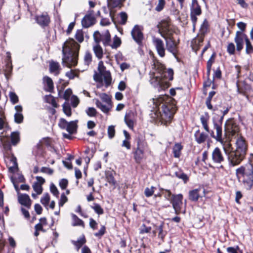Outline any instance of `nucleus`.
Wrapping results in <instances>:
<instances>
[{
	"label": "nucleus",
	"mask_w": 253,
	"mask_h": 253,
	"mask_svg": "<svg viewBox=\"0 0 253 253\" xmlns=\"http://www.w3.org/2000/svg\"><path fill=\"white\" fill-rule=\"evenodd\" d=\"M101 41L105 46L110 45L111 35L108 30H107L105 33L102 35Z\"/></svg>",
	"instance_id": "ea45409f"
},
{
	"label": "nucleus",
	"mask_w": 253,
	"mask_h": 253,
	"mask_svg": "<svg viewBox=\"0 0 253 253\" xmlns=\"http://www.w3.org/2000/svg\"><path fill=\"white\" fill-rule=\"evenodd\" d=\"M183 195L181 194L173 195L170 200L176 214H179L181 212L183 205Z\"/></svg>",
	"instance_id": "9b49d317"
},
{
	"label": "nucleus",
	"mask_w": 253,
	"mask_h": 253,
	"mask_svg": "<svg viewBox=\"0 0 253 253\" xmlns=\"http://www.w3.org/2000/svg\"><path fill=\"white\" fill-rule=\"evenodd\" d=\"M150 56L152 59L151 66L154 71L150 73V83L152 85H157L161 80L171 81L173 79V70L169 68L167 69L165 65L151 51Z\"/></svg>",
	"instance_id": "f257e3e1"
},
{
	"label": "nucleus",
	"mask_w": 253,
	"mask_h": 253,
	"mask_svg": "<svg viewBox=\"0 0 253 253\" xmlns=\"http://www.w3.org/2000/svg\"><path fill=\"white\" fill-rule=\"evenodd\" d=\"M103 76L105 86L106 87H108L111 84L112 82V77L111 73L109 71H107V72H105V74L103 75Z\"/></svg>",
	"instance_id": "09e8293b"
},
{
	"label": "nucleus",
	"mask_w": 253,
	"mask_h": 253,
	"mask_svg": "<svg viewBox=\"0 0 253 253\" xmlns=\"http://www.w3.org/2000/svg\"><path fill=\"white\" fill-rule=\"evenodd\" d=\"M85 113L90 117H95L97 115V111L93 107H88L85 110Z\"/></svg>",
	"instance_id": "338daca9"
},
{
	"label": "nucleus",
	"mask_w": 253,
	"mask_h": 253,
	"mask_svg": "<svg viewBox=\"0 0 253 253\" xmlns=\"http://www.w3.org/2000/svg\"><path fill=\"white\" fill-rule=\"evenodd\" d=\"M215 93L216 92L214 91H211L209 92L208 97L206 100V104L209 110H213V111H218L220 110L217 107L213 108L211 103L212 98Z\"/></svg>",
	"instance_id": "7c9ffc66"
},
{
	"label": "nucleus",
	"mask_w": 253,
	"mask_h": 253,
	"mask_svg": "<svg viewBox=\"0 0 253 253\" xmlns=\"http://www.w3.org/2000/svg\"><path fill=\"white\" fill-rule=\"evenodd\" d=\"M142 31V28L140 26L135 25L131 32L133 39L138 44H141L143 40L144 36Z\"/></svg>",
	"instance_id": "f3484780"
},
{
	"label": "nucleus",
	"mask_w": 253,
	"mask_h": 253,
	"mask_svg": "<svg viewBox=\"0 0 253 253\" xmlns=\"http://www.w3.org/2000/svg\"><path fill=\"white\" fill-rule=\"evenodd\" d=\"M63 111L68 117L72 115L71 108L69 104L64 103L63 105Z\"/></svg>",
	"instance_id": "e2e57ef3"
},
{
	"label": "nucleus",
	"mask_w": 253,
	"mask_h": 253,
	"mask_svg": "<svg viewBox=\"0 0 253 253\" xmlns=\"http://www.w3.org/2000/svg\"><path fill=\"white\" fill-rule=\"evenodd\" d=\"M215 81L214 79L211 80L210 78H207V80L203 83L204 93L206 94L207 93V87H209L211 85L213 82Z\"/></svg>",
	"instance_id": "052dcab7"
},
{
	"label": "nucleus",
	"mask_w": 253,
	"mask_h": 253,
	"mask_svg": "<svg viewBox=\"0 0 253 253\" xmlns=\"http://www.w3.org/2000/svg\"><path fill=\"white\" fill-rule=\"evenodd\" d=\"M145 150L144 148L132 147L131 153L136 164H140L142 162L144 158Z\"/></svg>",
	"instance_id": "aec40b11"
},
{
	"label": "nucleus",
	"mask_w": 253,
	"mask_h": 253,
	"mask_svg": "<svg viewBox=\"0 0 253 253\" xmlns=\"http://www.w3.org/2000/svg\"><path fill=\"white\" fill-rule=\"evenodd\" d=\"M91 62L92 54L89 51H86L84 56V64L88 66Z\"/></svg>",
	"instance_id": "6e6d98bb"
},
{
	"label": "nucleus",
	"mask_w": 253,
	"mask_h": 253,
	"mask_svg": "<svg viewBox=\"0 0 253 253\" xmlns=\"http://www.w3.org/2000/svg\"><path fill=\"white\" fill-rule=\"evenodd\" d=\"M236 86L238 92L247 97L249 95L248 93L252 90L251 85L247 83L245 81L240 84L239 81L238 80L236 82Z\"/></svg>",
	"instance_id": "412c9836"
},
{
	"label": "nucleus",
	"mask_w": 253,
	"mask_h": 253,
	"mask_svg": "<svg viewBox=\"0 0 253 253\" xmlns=\"http://www.w3.org/2000/svg\"><path fill=\"white\" fill-rule=\"evenodd\" d=\"M152 42L159 56L164 57L166 55V49L163 40L154 37L153 38Z\"/></svg>",
	"instance_id": "dca6fc26"
},
{
	"label": "nucleus",
	"mask_w": 253,
	"mask_h": 253,
	"mask_svg": "<svg viewBox=\"0 0 253 253\" xmlns=\"http://www.w3.org/2000/svg\"><path fill=\"white\" fill-rule=\"evenodd\" d=\"M104 174L106 181L115 189L117 186V181L115 178L116 175V171L113 169L105 170Z\"/></svg>",
	"instance_id": "6ab92c4d"
},
{
	"label": "nucleus",
	"mask_w": 253,
	"mask_h": 253,
	"mask_svg": "<svg viewBox=\"0 0 253 253\" xmlns=\"http://www.w3.org/2000/svg\"><path fill=\"white\" fill-rule=\"evenodd\" d=\"M171 22L169 18L162 20L158 25L159 32L162 37L171 33H176L175 29L170 27Z\"/></svg>",
	"instance_id": "9d476101"
},
{
	"label": "nucleus",
	"mask_w": 253,
	"mask_h": 253,
	"mask_svg": "<svg viewBox=\"0 0 253 253\" xmlns=\"http://www.w3.org/2000/svg\"><path fill=\"white\" fill-rule=\"evenodd\" d=\"M176 33H171L162 37L165 40L167 49L169 52L172 53L175 57H177L178 53V45L180 40L178 38L176 40L174 37Z\"/></svg>",
	"instance_id": "423d86ee"
},
{
	"label": "nucleus",
	"mask_w": 253,
	"mask_h": 253,
	"mask_svg": "<svg viewBox=\"0 0 253 253\" xmlns=\"http://www.w3.org/2000/svg\"><path fill=\"white\" fill-rule=\"evenodd\" d=\"M9 96L10 98V102L12 104H15L19 102V98L15 92L13 91H10L9 93Z\"/></svg>",
	"instance_id": "13d9d810"
},
{
	"label": "nucleus",
	"mask_w": 253,
	"mask_h": 253,
	"mask_svg": "<svg viewBox=\"0 0 253 253\" xmlns=\"http://www.w3.org/2000/svg\"><path fill=\"white\" fill-rule=\"evenodd\" d=\"M201 188H197L190 190L188 193V199L191 202H196L198 201L200 197H201L200 194V191Z\"/></svg>",
	"instance_id": "cd10ccee"
},
{
	"label": "nucleus",
	"mask_w": 253,
	"mask_h": 253,
	"mask_svg": "<svg viewBox=\"0 0 253 253\" xmlns=\"http://www.w3.org/2000/svg\"><path fill=\"white\" fill-rule=\"evenodd\" d=\"M72 218L73 220L72 226H81L83 228L85 227V224L83 220L79 218L77 215L75 214H72Z\"/></svg>",
	"instance_id": "58836bf2"
},
{
	"label": "nucleus",
	"mask_w": 253,
	"mask_h": 253,
	"mask_svg": "<svg viewBox=\"0 0 253 253\" xmlns=\"http://www.w3.org/2000/svg\"><path fill=\"white\" fill-rule=\"evenodd\" d=\"M152 228L148 226L145 224H142L139 228V233L141 234H148L151 232Z\"/></svg>",
	"instance_id": "3c124183"
},
{
	"label": "nucleus",
	"mask_w": 253,
	"mask_h": 253,
	"mask_svg": "<svg viewBox=\"0 0 253 253\" xmlns=\"http://www.w3.org/2000/svg\"><path fill=\"white\" fill-rule=\"evenodd\" d=\"M132 147L146 149L148 144L146 141L145 136L141 133L136 134L134 138Z\"/></svg>",
	"instance_id": "a211bd4d"
},
{
	"label": "nucleus",
	"mask_w": 253,
	"mask_h": 253,
	"mask_svg": "<svg viewBox=\"0 0 253 253\" xmlns=\"http://www.w3.org/2000/svg\"><path fill=\"white\" fill-rule=\"evenodd\" d=\"M126 0H108V5L111 8H121Z\"/></svg>",
	"instance_id": "f704fd0d"
},
{
	"label": "nucleus",
	"mask_w": 253,
	"mask_h": 253,
	"mask_svg": "<svg viewBox=\"0 0 253 253\" xmlns=\"http://www.w3.org/2000/svg\"><path fill=\"white\" fill-rule=\"evenodd\" d=\"M190 19L194 30L198 20L197 16H200L202 13L201 6L197 0H192L191 4L190 6Z\"/></svg>",
	"instance_id": "0eeeda50"
},
{
	"label": "nucleus",
	"mask_w": 253,
	"mask_h": 253,
	"mask_svg": "<svg viewBox=\"0 0 253 253\" xmlns=\"http://www.w3.org/2000/svg\"><path fill=\"white\" fill-rule=\"evenodd\" d=\"M91 208L98 215H101L104 213L103 209L98 204L94 203L93 206H91Z\"/></svg>",
	"instance_id": "864d4df0"
},
{
	"label": "nucleus",
	"mask_w": 253,
	"mask_h": 253,
	"mask_svg": "<svg viewBox=\"0 0 253 253\" xmlns=\"http://www.w3.org/2000/svg\"><path fill=\"white\" fill-rule=\"evenodd\" d=\"M224 130L226 134L233 136L239 132L240 127L235 121L228 120L225 124Z\"/></svg>",
	"instance_id": "f8f14e48"
},
{
	"label": "nucleus",
	"mask_w": 253,
	"mask_h": 253,
	"mask_svg": "<svg viewBox=\"0 0 253 253\" xmlns=\"http://www.w3.org/2000/svg\"><path fill=\"white\" fill-rule=\"evenodd\" d=\"M93 10L90 11L89 14H86L82 20V25L84 28H88L95 24L96 19L92 15Z\"/></svg>",
	"instance_id": "5701e85b"
},
{
	"label": "nucleus",
	"mask_w": 253,
	"mask_h": 253,
	"mask_svg": "<svg viewBox=\"0 0 253 253\" xmlns=\"http://www.w3.org/2000/svg\"><path fill=\"white\" fill-rule=\"evenodd\" d=\"M211 159L215 164H221L225 161V158L222 151L218 147H215L211 153Z\"/></svg>",
	"instance_id": "4be33fe9"
},
{
	"label": "nucleus",
	"mask_w": 253,
	"mask_h": 253,
	"mask_svg": "<svg viewBox=\"0 0 253 253\" xmlns=\"http://www.w3.org/2000/svg\"><path fill=\"white\" fill-rule=\"evenodd\" d=\"M50 196L48 193H46L43 195V196L41 199V203L44 206L48 205L50 201Z\"/></svg>",
	"instance_id": "0e129e2a"
},
{
	"label": "nucleus",
	"mask_w": 253,
	"mask_h": 253,
	"mask_svg": "<svg viewBox=\"0 0 253 253\" xmlns=\"http://www.w3.org/2000/svg\"><path fill=\"white\" fill-rule=\"evenodd\" d=\"M246 42V53L247 54H251L253 53V46L249 39H247Z\"/></svg>",
	"instance_id": "4d7b16f0"
},
{
	"label": "nucleus",
	"mask_w": 253,
	"mask_h": 253,
	"mask_svg": "<svg viewBox=\"0 0 253 253\" xmlns=\"http://www.w3.org/2000/svg\"><path fill=\"white\" fill-rule=\"evenodd\" d=\"M6 117L4 114V112L2 110L1 108L0 109V130H2L4 125H7V123L6 122Z\"/></svg>",
	"instance_id": "49530a36"
},
{
	"label": "nucleus",
	"mask_w": 253,
	"mask_h": 253,
	"mask_svg": "<svg viewBox=\"0 0 253 253\" xmlns=\"http://www.w3.org/2000/svg\"><path fill=\"white\" fill-rule=\"evenodd\" d=\"M18 200L21 205L25 207L28 209H31L32 202L28 194H21L19 195L18 197Z\"/></svg>",
	"instance_id": "393cba45"
},
{
	"label": "nucleus",
	"mask_w": 253,
	"mask_h": 253,
	"mask_svg": "<svg viewBox=\"0 0 253 253\" xmlns=\"http://www.w3.org/2000/svg\"><path fill=\"white\" fill-rule=\"evenodd\" d=\"M80 47V44L71 38L67 39L63 44L62 62L68 67L71 68L77 65Z\"/></svg>",
	"instance_id": "f03ea898"
},
{
	"label": "nucleus",
	"mask_w": 253,
	"mask_h": 253,
	"mask_svg": "<svg viewBox=\"0 0 253 253\" xmlns=\"http://www.w3.org/2000/svg\"><path fill=\"white\" fill-rule=\"evenodd\" d=\"M77 122V121H73L69 122L66 130L70 134H73L77 132L78 128Z\"/></svg>",
	"instance_id": "72a5a7b5"
},
{
	"label": "nucleus",
	"mask_w": 253,
	"mask_h": 253,
	"mask_svg": "<svg viewBox=\"0 0 253 253\" xmlns=\"http://www.w3.org/2000/svg\"><path fill=\"white\" fill-rule=\"evenodd\" d=\"M194 136L195 140L199 144L204 143L207 140L209 139L208 134L201 131L200 129H198L195 132Z\"/></svg>",
	"instance_id": "b1692460"
},
{
	"label": "nucleus",
	"mask_w": 253,
	"mask_h": 253,
	"mask_svg": "<svg viewBox=\"0 0 253 253\" xmlns=\"http://www.w3.org/2000/svg\"><path fill=\"white\" fill-rule=\"evenodd\" d=\"M13 66L12 63H5L4 69H3L4 74L7 79H8L12 72Z\"/></svg>",
	"instance_id": "37998d69"
},
{
	"label": "nucleus",
	"mask_w": 253,
	"mask_h": 253,
	"mask_svg": "<svg viewBox=\"0 0 253 253\" xmlns=\"http://www.w3.org/2000/svg\"><path fill=\"white\" fill-rule=\"evenodd\" d=\"M158 101L160 103V105H161L162 123L167 125L168 123L171 122L177 110L174 100L169 95H165L159 97Z\"/></svg>",
	"instance_id": "20e7f679"
},
{
	"label": "nucleus",
	"mask_w": 253,
	"mask_h": 253,
	"mask_svg": "<svg viewBox=\"0 0 253 253\" xmlns=\"http://www.w3.org/2000/svg\"><path fill=\"white\" fill-rule=\"evenodd\" d=\"M43 82L45 83L47 86L46 88H44V90L47 92H53L54 90V85L52 79L48 76H45L43 77Z\"/></svg>",
	"instance_id": "473e14b6"
},
{
	"label": "nucleus",
	"mask_w": 253,
	"mask_h": 253,
	"mask_svg": "<svg viewBox=\"0 0 253 253\" xmlns=\"http://www.w3.org/2000/svg\"><path fill=\"white\" fill-rule=\"evenodd\" d=\"M236 176L244 187L251 190L253 187V165L247 163L240 166L235 170Z\"/></svg>",
	"instance_id": "39448f33"
},
{
	"label": "nucleus",
	"mask_w": 253,
	"mask_h": 253,
	"mask_svg": "<svg viewBox=\"0 0 253 253\" xmlns=\"http://www.w3.org/2000/svg\"><path fill=\"white\" fill-rule=\"evenodd\" d=\"M124 121L128 128L133 130L135 123V118L134 114L132 111H130L126 114Z\"/></svg>",
	"instance_id": "a878e982"
},
{
	"label": "nucleus",
	"mask_w": 253,
	"mask_h": 253,
	"mask_svg": "<svg viewBox=\"0 0 253 253\" xmlns=\"http://www.w3.org/2000/svg\"><path fill=\"white\" fill-rule=\"evenodd\" d=\"M35 19L37 23L42 28L48 27L51 22L50 17L47 12L35 16Z\"/></svg>",
	"instance_id": "ddd939ff"
},
{
	"label": "nucleus",
	"mask_w": 253,
	"mask_h": 253,
	"mask_svg": "<svg viewBox=\"0 0 253 253\" xmlns=\"http://www.w3.org/2000/svg\"><path fill=\"white\" fill-rule=\"evenodd\" d=\"M209 28L208 21L207 19H205L202 24L201 26L200 29V33L198 35L201 36V41L202 40L203 37H205L206 34L208 33Z\"/></svg>",
	"instance_id": "2f4dec72"
},
{
	"label": "nucleus",
	"mask_w": 253,
	"mask_h": 253,
	"mask_svg": "<svg viewBox=\"0 0 253 253\" xmlns=\"http://www.w3.org/2000/svg\"><path fill=\"white\" fill-rule=\"evenodd\" d=\"M248 39V36L242 32L238 31L236 33L234 41L236 44V49L240 52L243 48L244 41L246 42Z\"/></svg>",
	"instance_id": "2eb2a0df"
},
{
	"label": "nucleus",
	"mask_w": 253,
	"mask_h": 253,
	"mask_svg": "<svg viewBox=\"0 0 253 253\" xmlns=\"http://www.w3.org/2000/svg\"><path fill=\"white\" fill-rule=\"evenodd\" d=\"M204 38V37H203L202 40L201 41V36L197 35V38H195L192 40L191 42V47L193 50L196 53H197L198 51L199 50L202 45Z\"/></svg>",
	"instance_id": "bb28decb"
},
{
	"label": "nucleus",
	"mask_w": 253,
	"mask_h": 253,
	"mask_svg": "<svg viewBox=\"0 0 253 253\" xmlns=\"http://www.w3.org/2000/svg\"><path fill=\"white\" fill-rule=\"evenodd\" d=\"M227 154L229 165L230 167L239 165L245 159L246 156L235 150H231Z\"/></svg>",
	"instance_id": "6e6552de"
},
{
	"label": "nucleus",
	"mask_w": 253,
	"mask_h": 253,
	"mask_svg": "<svg viewBox=\"0 0 253 253\" xmlns=\"http://www.w3.org/2000/svg\"><path fill=\"white\" fill-rule=\"evenodd\" d=\"M49 69L50 73H54L55 76L59 75L61 69L59 63L52 60L49 62Z\"/></svg>",
	"instance_id": "c756f323"
},
{
	"label": "nucleus",
	"mask_w": 253,
	"mask_h": 253,
	"mask_svg": "<svg viewBox=\"0 0 253 253\" xmlns=\"http://www.w3.org/2000/svg\"><path fill=\"white\" fill-rule=\"evenodd\" d=\"M171 84L169 82L165 80H161L160 84L157 85H153L155 87H158V90H165L171 86Z\"/></svg>",
	"instance_id": "a19ab883"
},
{
	"label": "nucleus",
	"mask_w": 253,
	"mask_h": 253,
	"mask_svg": "<svg viewBox=\"0 0 253 253\" xmlns=\"http://www.w3.org/2000/svg\"><path fill=\"white\" fill-rule=\"evenodd\" d=\"M235 146V150L246 156L248 150V144L243 136H240L237 139Z\"/></svg>",
	"instance_id": "4468645a"
},
{
	"label": "nucleus",
	"mask_w": 253,
	"mask_h": 253,
	"mask_svg": "<svg viewBox=\"0 0 253 253\" xmlns=\"http://www.w3.org/2000/svg\"><path fill=\"white\" fill-rule=\"evenodd\" d=\"M95 104L97 108H99L103 113H107L110 109L105 105H104L98 99L96 100Z\"/></svg>",
	"instance_id": "de8ad7c7"
},
{
	"label": "nucleus",
	"mask_w": 253,
	"mask_h": 253,
	"mask_svg": "<svg viewBox=\"0 0 253 253\" xmlns=\"http://www.w3.org/2000/svg\"><path fill=\"white\" fill-rule=\"evenodd\" d=\"M107 133L108 137L111 139L115 137L116 134V130L115 129L114 126L111 125L108 127Z\"/></svg>",
	"instance_id": "bf43d9fd"
},
{
	"label": "nucleus",
	"mask_w": 253,
	"mask_h": 253,
	"mask_svg": "<svg viewBox=\"0 0 253 253\" xmlns=\"http://www.w3.org/2000/svg\"><path fill=\"white\" fill-rule=\"evenodd\" d=\"M160 190L161 192H162V194L164 195L165 199L170 201L171 198L173 195L171 193L170 190L169 189H165L162 188H160Z\"/></svg>",
	"instance_id": "603ef678"
},
{
	"label": "nucleus",
	"mask_w": 253,
	"mask_h": 253,
	"mask_svg": "<svg viewBox=\"0 0 253 253\" xmlns=\"http://www.w3.org/2000/svg\"><path fill=\"white\" fill-rule=\"evenodd\" d=\"M99 97L101 100L108 105L111 104V99L110 96L105 93H101Z\"/></svg>",
	"instance_id": "774afa93"
},
{
	"label": "nucleus",
	"mask_w": 253,
	"mask_h": 253,
	"mask_svg": "<svg viewBox=\"0 0 253 253\" xmlns=\"http://www.w3.org/2000/svg\"><path fill=\"white\" fill-rule=\"evenodd\" d=\"M44 100L46 103L51 104L54 108H58L59 107V105L56 102L55 98L51 94L45 95Z\"/></svg>",
	"instance_id": "79ce46f5"
},
{
	"label": "nucleus",
	"mask_w": 253,
	"mask_h": 253,
	"mask_svg": "<svg viewBox=\"0 0 253 253\" xmlns=\"http://www.w3.org/2000/svg\"><path fill=\"white\" fill-rule=\"evenodd\" d=\"M93 51L96 57L99 59H101L103 57V52L102 48L99 44H97L96 45L93 46Z\"/></svg>",
	"instance_id": "a18cd8bd"
},
{
	"label": "nucleus",
	"mask_w": 253,
	"mask_h": 253,
	"mask_svg": "<svg viewBox=\"0 0 253 253\" xmlns=\"http://www.w3.org/2000/svg\"><path fill=\"white\" fill-rule=\"evenodd\" d=\"M119 15L121 18L120 24L122 25H125L128 18L127 13L126 12L122 11L120 13Z\"/></svg>",
	"instance_id": "69168bd1"
},
{
	"label": "nucleus",
	"mask_w": 253,
	"mask_h": 253,
	"mask_svg": "<svg viewBox=\"0 0 253 253\" xmlns=\"http://www.w3.org/2000/svg\"><path fill=\"white\" fill-rule=\"evenodd\" d=\"M75 38L79 43H81L84 41V33L82 29L77 30L75 35Z\"/></svg>",
	"instance_id": "8fccbe9b"
},
{
	"label": "nucleus",
	"mask_w": 253,
	"mask_h": 253,
	"mask_svg": "<svg viewBox=\"0 0 253 253\" xmlns=\"http://www.w3.org/2000/svg\"><path fill=\"white\" fill-rule=\"evenodd\" d=\"M183 146L180 143L174 144L172 148V152L174 157L179 158L181 154V151L183 149Z\"/></svg>",
	"instance_id": "4c0bfd02"
},
{
	"label": "nucleus",
	"mask_w": 253,
	"mask_h": 253,
	"mask_svg": "<svg viewBox=\"0 0 253 253\" xmlns=\"http://www.w3.org/2000/svg\"><path fill=\"white\" fill-rule=\"evenodd\" d=\"M210 115L208 112H205L204 115L200 117V121L202 123L204 129L206 132H210V127L209 126V121L210 120Z\"/></svg>",
	"instance_id": "c85d7f7f"
},
{
	"label": "nucleus",
	"mask_w": 253,
	"mask_h": 253,
	"mask_svg": "<svg viewBox=\"0 0 253 253\" xmlns=\"http://www.w3.org/2000/svg\"><path fill=\"white\" fill-rule=\"evenodd\" d=\"M220 107L222 108V109L217 111L218 113H214L212 118L213 129L216 131V134H214L213 130L210 129V132H208V133L217 141L222 143L223 141L222 139V124L224 117L229 112L232 106L226 104L221 106Z\"/></svg>",
	"instance_id": "7ed1b4c3"
},
{
	"label": "nucleus",
	"mask_w": 253,
	"mask_h": 253,
	"mask_svg": "<svg viewBox=\"0 0 253 253\" xmlns=\"http://www.w3.org/2000/svg\"><path fill=\"white\" fill-rule=\"evenodd\" d=\"M226 251L228 253H243L238 246L227 247Z\"/></svg>",
	"instance_id": "5fc2aeb1"
},
{
	"label": "nucleus",
	"mask_w": 253,
	"mask_h": 253,
	"mask_svg": "<svg viewBox=\"0 0 253 253\" xmlns=\"http://www.w3.org/2000/svg\"><path fill=\"white\" fill-rule=\"evenodd\" d=\"M86 242V240L84 235L82 238L78 239L77 241H72V243L76 247L77 250H79Z\"/></svg>",
	"instance_id": "c03bdc74"
},
{
	"label": "nucleus",
	"mask_w": 253,
	"mask_h": 253,
	"mask_svg": "<svg viewBox=\"0 0 253 253\" xmlns=\"http://www.w3.org/2000/svg\"><path fill=\"white\" fill-rule=\"evenodd\" d=\"M156 187L152 186L150 188L146 187L144 190V195L146 197H150L154 195Z\"/></svg>",
	"instance_id": "680f3d73"
},
{
	"label": "nucleus",
	"mask_w": 253,
	"mask_h": 253,
	"mask_svg": "<svg viewBox=\"0 0 253 253\" xmlns=\"http://www.w3.org/2000/svg\"><path fill=\"white\" fill-rule=\"evenodd\" d=\"M153 236L156 237L157 235L158 239L160 240L161 242H164L165 238L168 234L165 223L161 222L160 223L153 224Z\"/></svg>",
	"instance_id": "1a4fd4ad"
},
{
	"label": "nucleus",
	"mask_w": 253,
	"mask_h": 253,
	"mask_svg": "<svg viewBox=\"0 0 253 253\" xmlns=\"http://www.w3.org/2000/svg\"><path fill=\"white\" fill-rule=\"evenodd\" d=\"M11 143L13 146L17 145L20 142V133L18 131H13L10 134Z\"/></svg>",
	"instance_id": "e433bc0d"
},
{
	"label": "nucleus",
	"mask_w": 253,
	"mask_h": 253,
	"mask_svg": "<svg viewBox=\"0 0 253 253\" xmlns=\"http://www.w3.org/2000/svg\"><path fill=\"white\" fill-rule=\"evenodd\" d=\"M174 175L178 178L181 179L184 183H187L189 180V176L183 171L179 169L174 172Z\"/></svg>",
	"instance_id": "c9c22d12"
}]
</instances>
